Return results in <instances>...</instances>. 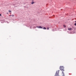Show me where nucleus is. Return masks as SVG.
Here are the masks:
<instances>
[{
    "instance_id": "obj_1",
    "label": "nucleus",
    "mask_w": 76,
    "mask_h": 76,
    "mask_svg": "<svg viewBox=\"0 0 76 76\" xmlns=\"http://www.w3.org/2000/svg\"><path fill=\"white\" fill-rule=\"evenodd\" d=\"M60 69L61 70V71H64V67H63V66H60Z\"/></svg>"
},
{
    "instance_id": "obj_2",
    "label": "nucleus",
    "mask_w": 76,
    "mask_h": 76,
    "mask_svg": "<svg viewBox=\"0 0 76 76\" xmlns=\"http://www.w3.org/2000/svg\"><path fill=\"white\" fill-rule=\"evenodd\" d=\"M68 29L69 31H70L72 29L71 28H68Z\"/></svg>"
},
{
    "instance_id": "obj_3",
    "label": "nucleus",
    "mask_w": 76,
    "mask_h": 76,
    "mask_svg": "<svg viewBox=\"0 0 76 76\" xmlns=\"http://www.w3.org/2000/svg\"><path fill=\"white\" fill-rule=\"evenodd\" d=\"M62 75H63V76H65V75H64V72H62Z\"/></svg>"
},
{
    "instance_id": "obj_4",
    "label": "nucleus",
    "mask_w": 76,
    "mask_h": 76,
    "mask_svg": "<svg viewBox=\"0 0 76 76\" xmlns=\"http://www.w3.org/2000/svg\"><path fill=\"white\" fill-rule=\"evenodd\" d=\"M39 28H41V29H42V27H41V26H40L38 27Z\"/></svg>"
},
{
    "instance_id": "obj_5",
    "label": "nucleus",
    "mask_w": 76,
    "mask_h": 76,
    "mask_svg": "<svg viewBox=\"0 0 76 76\" xmlns=\"http://www.w3.org/2000/svg\"><path fill=\"white\" fill-rule=\"evenodd\" d=\"M63 26H64V28H66V25H63Z\"/></svg>"
},
{
    "instance_id": "obj_6",
    "label": "nucleus",
    "mask_w": 76,
    "mask_h": 76,
    "mask_svg": "<svg viewBox=\"0 0 76 76\" xmlns=\"http://www.w3.org/2000/svg\"><path fill=\"white\" fill-rule=\"evenodd\" d=\"M43 29H46V28H45V27H44L43 28Z\"/></svg>"
},
{
    "instance_id": "obj_7",
    "label": "nucleus",
    "mask_w": 76,
    "mask_h": 76,
    "mask_svg": "<svg viewBox=\"0 0 76 76\" xmlns=\"http://www.w3.org/2000/svg\"><path fill=\"white\" fill-rule=\"evenodd\" d=\"M34 2H32L31 3V4H34Z\"/></svg>"
},
{
    "instance_id": "obj_8",
    "label": "nucleus",
    "mask_w": 76,
    "mask_h": 76,
    "mask_svg": "<svg viewBox=\"0 0 76 76\" xmlns=\"http://www.w3.org/2000/svg\"><path fill=\"white\" fill-rule=\"evenodd\" d=\"M9 12H11V11L10 10L9 11Z\"/></svg>"
},
{
    "instance_id": "obj_9",
    "label": "nucleus",
    "mask_w": 76,
    "mask_h": 76,
    "mask_svg": "<svg viewBox=\"0 0 76 76\" xmlns=\"http://www.w3.org/2000/svg\"><path fill=\"white\" fill-rule=\"evenodd\" d=\"M11 16L13 17V16H14V15H11Z\"/></svg>"
},
{
    "instance_id": "obj_10",
    "label": "nucleus",
    "mask_w": 76,
    "mask_h": 76,
    "mask_svg": "<svg viewBox=\"0 0 76 76\" xmlns=\"http://www.w3.org/2000/svg\"><path fill=\"white\" fill-rule=\"evenodd\" d=\"M75 26H76V23H75Z\"/></svg>"
},
{
    "instance_id": "obj_11",
    "label": "nucleus",
    "mask_w": 76,
    "mask_h": 76,
    "mask_svg": "<svg viewBox=\"0 0 76 76\" xmlns=\"http://www.w3.org/2000/svg\"><path fill=\"white\" fill-rule=\"evenodd\" d=\"M47 29L48 30L49 29V28H48V27L47 28Z\"/></svg>"
},
{
    "instance_id": "obj_12",
    "label": "nucleus",
    "mask_w": 76,
    "mask_h": 76,
    "mask_svg": "<svg viewBox=\"0 0 76 76\" xmlns=\"http://www.w3.org/2000/svg\"><path fill=\"white\" fill-rule=\"evenodd\" d=\"M1 16V14H0V16Z\"/></svg>"
},
{
    "instance_id": "obj_13",
    "label": "nucleus",
    "mask_w": 76,
    "mask_h": 76,
    "mask_svg": "<svg viewBox=\"0 0 76 76\" xmlns=\"http://www.w3.org/2000/svg\"><path fill=\"white\" fill-rule=\"evenodd\" d=\"M10 16H12V15H10Z\"/></svg>"
},
{
    "instance_id": "obj_14",
    "label": "nucleus",
    "mask_w": 76,
    "mask_h": 76,
    "mask_svg": "<svg viewBox=\"0 0 76 76\" xmlns=\"http://www.w3.org/2000/svg\"><path fill=\"white\" fill-rule=\"evenodd\" d=\"M75 22H76V21H75Z\"/></svg>"
}]
</instances>
